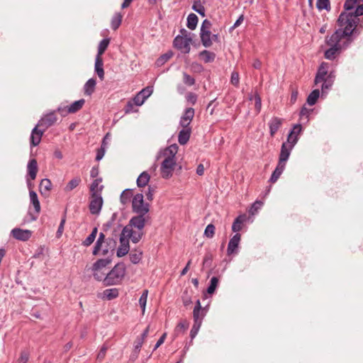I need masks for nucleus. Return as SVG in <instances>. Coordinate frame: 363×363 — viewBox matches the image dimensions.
Wrapping results in <instances>:
<instances>
[{"instance_id": "f257e3e1", "label": "nucleus", "mask_w": 363, "mask_h": 363, "mask_svg": "<svg viewBox=\"0 0 363 363\" xmlns=\"http://www.w3.org/2000/svg\"><path fill=\"white\" fill-rule=\"evenodd\" d=\"M178 151V145L172 144L160 152V155L164 156L160 167V171L162 178L169 179L172 176L174 169L176 166L175 155Z\"/></svg>"}, {"instance_id": "f03ea898", "label": "nucleus", "mask_w": 363, "mask_h": 363, "mask_svg": "<svg viewBox=\"0 0 363 363\" xmlns=\"http://www.w3.org/2000/svg\"><path fill=\"white\" fill-rule=\"evenodd\" d=\"M335 74L331 72L328 74V69L325 63H322L319 67L318 72L316 73L314 83L315 84H318L322 82L321 85V96L325 97L328 92L327 90L331 89L334 79H335Z\"/></svg>"}, {"instance_id": "7ed1b4c3", "label": "nucleus", "mask_w": 363, "mask_h": 363, "mask_svg": "<svg viewBox=\"0 0 363 363\" xmlns=\"http://www.w3.org/2000/svg\"><path fill=\"white\" fill-rule=\"evenodd\" d=\"M363 15V4L358 6L350 12H342L338 17L337 23L339 26L346 25L350 29L356 33L355 28L358 23V17Z\"/></svg>"}, {"instance_id": "20e7f679", "label": "nucleus", "mask_w": 363, "mask_h": 363, "mask_svg": "<svg viewBox=\"0 0 363 363\" xmlns=\"http://www.w3.org/2000/svg\"><path fill=\"white\" fill-rule=\"evenodd\" d=\"M125 274V266L123 262L118 263L104 279V286L116 285L121 283Z\"/></svg>"}, {"instance_id": "39448f33", "label": "nucleus", "mask_w": 363, "mask_h": 363, "mask_svg": "<svg viewBox=\"0 0 363 363\" xmlns=\"http://www.w3.org/2000/svg\"><path fill=\"white\" fill-rule=\"evenodd\" d=\"M343 29H337L330 36L325 38V43L328 46L341 47L340 42L345 37L351 36L353 33L352 29H350L346 25L341 26Z\"/></svg>"}, {"instance_id": "423d86ee", "label": "nucleus", "mask_w": 363, "mask_h": 363, "mask_svg": "<svg viewBox=\"0 0 363 363\" xmlns=\"http://www.w3.org/2000/svg\"><path fill=\"white\" fill-rule=\"evenodd\" d=\"M132 210L135 213L147 214L150 211V205L144 202L143 194H135L132 200Z\"/></svg>"}, {"instance_id": "0eeeda50", "label": "nucleus", "mask_w": 363, "mask_h": 363, "mask_svg": "<svg viewBox=\"0 0 363 363\" xmlns=\"http://www.w3.org/2000/svg\"><path fill=\"white\" fill-rule=\"evenodd\" d=\"M191 40L190 33L186 34L184 36L179 35L174 38L173 45L175 48L182 50L183 53L187 54L191 50L190 43Z\"/></svg>"}, {"instance_id": "6e6552de", "label": "nucleus", "mask_w": 363, "mask_h": 363, "mask_svg": "<svg viewBox=\"0 0 363 363\" xmlns=\"http://www.w3.org/2000/svg\"><path fill=\"white\" fill-rule=\"evenodd\" d=\"M104 201L101 193L91 194V200L89 205L90 213L93 215H99L101 211Z\"/></svg>"}, {"instance_id": "1a4fd4ad", "label": "nucleus", "mask_w": 363, "mask_h": 363, "mask_svg": "<svg viewBox=\"0 0 363 363\" xmlns=\"http://www.w3.org/2000/svg\"><path fill=\"white\" fill-rule=\"evenodd\" d=\"M137 214V216L130 218L128 224L125 227H130L131 228H135L138 230H143L146 220L149 218V216L147 214L142 213Z\"/></svg>"}, {"instance_id": "9d476101", "label": "nucleus", "mask_w": 363, "mask_h": 363, "mask_svg": "<svg viewBox=\"0 0 363 363\" xmlns=\"http://www.w3.org/2000/svg\"><path fill=\"white\" fill-rule=\"evenodd\" d=\"M30 203L34 206L35 215L32 213L30 211L28 213L29 218L26 220L27 222L35 221L38 218V216L40 211V204L38 200L37 194L34 191H30L29 192Z\"/></svg>"}, {"instance_id": "9b49d317", "label": "nucleus", "mask_w": 363, "mask_h": 363, "mask_svg": "<svg viewBox=\"0 0 363 363\" xmlns=\"http://www.w3.org/2000/svg\"><path fill=\"white\" fill-rule=\"evenodd\" d=\"M121 234L133 243H138L143 236V230H133L130 227H124Z\"/></svg>"}, {"instance_id": "f8f14e48", "label": "nucleus", "mask_w": 363, "mask_h": 363, "mask_svg": "<svg viewBox=\"0 0 363 363\" xmlns=\"http://www.w3.org/2000/svg\"><path fill=\"white\" fill-rule=\"evenodd\" d=\"M57 121V117L55 111L50 112L44 115L40 120H39L37 126L42 128L46 130L49 127L52 126Z\"/></svg>"}, {"instance_id": "ddd939ff", "label": "nucleus", "mask_w": 363, "mask_h": 363, "mask_svg": "<svg viewBox=\"0 0 363 363\" xmlns=\"http://www.w3.org/2000/svg\"><path fill=\"white\" fill-rule=\"evenodd\" d=\"M11 234L16 240L27 241L30 238L32 232L30 230H23L16 228L11 230Z\"/></svg>"}, {"instance_id": "4468645a", "label": "nucleus", "mask_w": 363, "mask_h": 363, "mask_svg": "<svg viewBox=\"0 0 363 363\" xmlns=\"http://www.w3.org/2000/svg\"><path fill=\"white\" fill-rule=\"evenodd\" d=\"M240 238V234L236 233L230 239L227 248V253L228 255L237 254L238 252V246Z\"/></svg>"}, {"instance_id": "2eb2a0df", "label": "nucleus", "mask_w": 363, "mask_h": 363, "mask_svg": "<svg viewBox=\"0 0 363 363\" xmlns=\"http://www.w3.org/2000/svg\"><path fill=\"white\" fill-rule=\"evenodd\" d=\"M38 127L39 126H37L36 125L31 131L30 141V145L33 147L39 145L41 140V138L45 131L43 129H38Z\"/></svg>"}, {"instance_id": "dca6fc26", "label": "nucleus", "mask_w": 363, "mask_h": 363, "mask_svg": "<svg viewBox=\"0 0 363 363\" xmlns=\"http://www.w3.org/2000/svg\"><path fill=\"white\" fill-rule=\"evenodd\" d=\"M293 148L294 147L289 145L288 143H282L279 157V163L286 165V162L288 160Z\"/></svg>"}, {"instance_id": "f3484780", "label": "nucleus", "mask_w": 363, "mask_h": 363, "mask_svg": "<svg viewBox=\"0 0 363 363\" xmlns=\"http://www.w3.org/2000/svg\"><path fill=\"white\" fill-rule=\"evenodd\" d=\"M130 250L129 240L121 234L120 235V246L118 247L116 255L118 257H121L128 254Z\"/></svg>"}, {"instance_id": "a211bd4d", "label": "nucleus", "mask_w": 363, "mask_h": 363, "mask_svg": "<svg viewBox=\"0 0 363 363\" xmlns=\"http://www.w3.org/2000/svg\"><path fill=\"white\" fill-rule=\"evenodd\" d=\"M283 123V119L274 116L271 118V120L269 121V133L272 137H273L276 133L278 131L279 128L281 126Z\"/></svg>"}, {"instance_id": "6ab92c4d", "label": "nucleus", "mask_w": 363, "mask_h": 363, "mask_svg": "<svg viewBox=\"0 0 363 363\" xmlns=\"http://www.w3.org/2000/svg\"><path fill=\"white\" fill-rule=\"evenodd\" d=\"M38 172V163L35 159H31L28 161L27 164V177L31 180L36 178Z\"/></svg>"}, {"instance_id": "aec40b11", "label": "nucleus", "mask_w": 363, "mask_h": 363, "mask_svg": "<svg viewBox=\"0 0 363 363\" xmlns=\"http://www.w3.org/2000/svg\"><path fill=\"white\" fill-rule=\"evenodd\" d=\"M94 71L101 80L104 79V62L101 57L96 56Z\"/></svg>"}, {"instance_id": "412c9836", "label": "nucleus", "mask_w": 363, "mask_h": 363, "mask_svg": "<svg viewBox=\"0 0 363 363\" xmlns=\"http://www.w3.org/2000/svg\"><path fill=\"white\" fill-rule=\"evenodd\" d=\"M111 261L112 259L109 257L104 259H99L93 264L91 269V271H100L108 265Z\"/></svg>"}, {"instance_id": "4be33fe9", "label": "nucleus", "mask_w": 363, "mask_h": 363, "mask_svg": "<svg viewBox=\"0 0 363 363\" xmlns=\"http://www.w3.org/2000/svg\"><path fill=\"white\" fill-rule=\"evenodd\" d=\"M191 128H182L178 135V141L181 145H184L187 143L190 138Z\"/></svg>"}, {"instance_id": "5701e85b", "label": "nucleus", "mask_w": 363, "mask_h": 363, "mask_svg": "<svg viewBox=\"0 0 363 363\" xmlns=\"http://www.w3.org/2000/svg\"><path fill=\"white\" fill-rule=\"evenodd\" d=\"M200 37L202 45L205 48H209L212 45L211 32V30H200Z\"/></svg>"}, {"instance_id": "b1692460", "label": "nucleus", "mask_w": 363, "mask_h": 363, "mask_svg": "<svg viewBox=\"0 0 363 363\" xmlns=\"http://www.w3.org/2000/svg\"><path fill=\"white\" fill-rule=\"evenodd\" d=\"M285 167H286L285 164L278 162L275 169L272 172L271 177L269 179V182L271 183H275L278 180L279 177L281 175V174L283 173V172L285 169Z\"/></svg>"}, {"instance_id": "393cba45", "label": "nucleus", "mask_w": 363, "mask_h": 363, "mask_svg": "<svg viewBox=\"0 0 363 363\" xmlns=\"http://www.w3.org/2000/svg\"><path fill=\"white\" fill-rule=\"evenodd\" d=\"M52 188L51 181L48 179H43L40 184V192L42 195L48 196Z\"/></svg>"}, {"instance_id": "a878e982", "label": "nucleus", "mask_w": 363, "mask_h": 363, "mask_svg": "<svg viewBox=\"0 0 363 363\" xmlns=\"http://www.w3.org/2000/svg\"><path fill=\"white\" fill-rule=\"evenodd\" d=\"M96 84V82L95 79H89L84 86V94L87 96H91L94 91Z\"/></svg>"}, {"instance_id": "bb28decb", "label": "nucleus", "mask_w": 363, "mask_h": 363, "mask_svg": "<svg viewBox=\"0 0 363 363\" xmlns=\"http://www.w3.org/2000/svg\"><path fill=\"white\" fill-rule=\"evenodd\" d=\"M341 49V47L330 46V48L325 51V57L329 60H334L336 55L340 53Z\"/></svg>"}, {"instance_id": "cd10ccee", "label": "nucleus", "mask_w": 363, "mask_h": 363, "mask_svg": "<svg viewBox=\"0 0 363 363\" xmlns=\"http://www.w3.org/2000/svg\"><path fill=\"white\" fill-rule=\"evenodd\" d=\"M199 55L203 59L205 63L212 62L216 59V54L207 50L201 51Z\"/></svg>"}, {"instance_id": "c85d7f7f", "label": "nucleus", "mask_w": 363, "mask_h": 363, "mask_svg": "<svg viewBox=\"0 0 363 363\" xmlns=\"http://www.w3.org/2000/svg\"><path fill=\"white\" fill-rule=\"evenodd\" d=\"M85 104V100L82 99L78 101H74L71 105L67 106V111L70 112L71 113H74L77 111H79Z\"/></svg>"}, {"instance_id": "c756f323", "label": "nucleus", "mask_w": 363, "mask_h": 363, "mask_svg": "<svg viewBox=\"0 0 363 363\" xmlns=\"http://www.w3.org/2000/svg\"><path fill=\"white\" fill-rule=\"evenodd\" d=\"M105 235L103 233H100L99 237L96 240L95 245L94 247L92 254L94 255H98L99 254V251L101 249L103 243L105 242Z\"/></svg>"}, {"instance_id": "7c9ffc66", "label": "nucleus", "mask_w": 363, "mask_h": 363, "mask_svg": "<svg viewBox=\"0 0 363 363\" xmlns=\"http://www.w3.org/2000/svg\"><path fill=\"white\" fill-rule=\"evenodd\" d=\"M150 176L147 172H142L138 177L136 183L138 187L145 186L149 181Z\"/></svg>"}, {"instance_id": "2f4dec72", "label": "nucleus", "mask_w": 363, "mask_h": 363, "mask_svg": "<svg viewBox=\"0 0 363 363\" xmlns=\"http://www.w3.org/2000/svg\"><path fill=\"white\" fill-rule=\"evenodd\" d=\"M199 21L198 16L194 13H191L189 14L186 19V26L190 30H194L196 28L197 23Z\"/></svg>"}, {"instance_id": "473e14b6", "label": "nucleus", "mask_w": 363, "mask_h": 363, "mask_svg": "<svg viewBox=\"0 0 363 363\" xmlns=\"http://www.w3.org/2000/svg\"><path fill=\"white\" fill-rule=\"evenodd\" d=\"M320 90L316 89L313 90L307 97L306 101L309 106H313L316 104L318 99L320 97Z\"/></svg>"}, {"instance_id": "72a5a7b5", "label": "nucleus", "mask_w": 363, "mask_h": 363, "mask_svg": "<svg viewBox=\"0 0 363 363\" xmlns=\"http://www.w3.org/2000/svg\"><path fill=\"white\" fill-rule=\"evenodd\" d=\"M104 297L108 300L117 298L119 295L118 289L116 288L108 289L103 292Z\"/></svg>"}, {"instance_id": "f704fd0d", "label": "nucleus", "mask_w": 363, "mask_h": 363, "mask_svg": "<svg viewBox=\"0 0 363 363\" xmlns=\"http://www.w3.org/2000/svg\"><path fill=\"white\" fill-rule=\"evenodd\" d=\"M109 43H110L109 38H104L103 40H101L98 46L96 56L101 57V55L104 54V52L107 49Z\"/></svg>"}, {"instance_id": "c9c22d12", "label": "nucleus", "mask_w": 363, "mask_h": 363, "mask_svg": "<svg viewBox=\"0 0 363 363\" xmlns=\"http://www.w3.org/2000/svg\"><path fill=\"white\" fill-rule=\"evenodd\" d=\"M101 181H102L101 178H98V179H96L95 180H94V182H92V184H91V186H90V191H91V195L94 193H101V191L104 188L103 185L99 186V184L101 182Z\"/></svg>"}, {"instance_id": "e433bc0d", "label": "nucleus", "mask_w": 363, "mask_h": 363, "mask_svg": "<svg viewBox=\"0 0 363 363\" xmlns=\"http://www.w3.org/2000/svg\"><path fill=\"white\" fill-rule=\"evenodd\" d=\"M81 182H82V180L79 177H76L73 178L67 183V184L65 187V191H71L72 190H73L74 189L77 187L79 185V184L81 183Z\"/></svg>"}, {"instance_id": "4c0bfd02", "label": "nucleus", "mask_w": 363, "mask_h": 363, "mask_svg": "<svg viewBox=\"0 0 363 363\" xmlns=\"http://www.w3.org/2000/svg\"><path fill=\"white\" fill-rule=\"evenodd\" d=\"M97 232V228H94L90 235L82 242V245L85 247L91 245L96 239Z\"/></svg>"}, {"instance_id": "58836bf2", "label": "nucleus", "mask_w": 363, "mask_h": 363, "mask_svg": "<svg viewBox=\"0 0 363 363\" xmlns=\"http://www.w3.org/2000/svg\"><path fill=\"white\" fill-rule=\"evenodd\" d=\"M173 56V52L169 50L166 53L162 55L157 60L156 65L157 67H160L163 65L166 62H167Z\"/></svg>"}, {"instance_id": "ea45409f", "label": "nucleus", "mask_w": 363, "mask_h": 363, "mask_svg": "<svg viewBox=\"0 0 363 363\" xmlns=\"http://www.w3.org/2000/svg\"><path fill=\"white\" fill-rule=\"evenodd\" d=\"M122 18L123 16L120 13H116L114 14V16L112 17L111 23V26L113 30H116L118 28L121 24Z\"/></svg>"}, {"instance_id": "a19ab883", "label": "nucleus", "mask_w": 363, "mask_h": 363, "mask_svg": "<svg viewBox=\"0 0 363 363\" xmlns=\"http://www.w3.org/2000/svg\"><path fill=\"white\" fill-rule=\"evenodd\" d=\"M133 196L132 189H126L121 194L120 200L121 202L125 205L130 201V198Z\"/></svg>"}, {"instance_id": "79ce46f5", "label": "nucleus", "mask_w": 363, "mask_h": 363, "mask_svg": "<svg viewBox=\"0 0 363 363\" xmlns=\"http://www.w3.org/2000/svg\"><path fill=\"white\" fill-rule=\"evenodd\" d=\"M108 136V133H107L104 138H103L101 146L99 149L97 150L96 160L100 161L104 156L106 152V138Z\"/></svg>"}, {"instance_id": "37998d69", "label": "nucleus", "mask_w": 363, "mask_h": 363, "mask_svg": "<svg viewBox=\"0 0 363 363\" xmlns=\"http://www.w3.org/2000/svg\"><path fill=\"white\" fill-rule=\"evenodd\" d=\"M245 220L243 216H239L237 217L233 223L232 230L235 233H238L242 229V225Z\"/></svg>"}, {"instance_id": "c03bdc74", "label": "nucleus", "mask_w": 363, "mask_h": 363, "mask_svg": "<svg viewBox=\"0 0 363 363\" xmlns=\"http://www.w3.org/2000/svg\"><path fill=\"white\" fill-rule=\"evenodd\" d=\"M206 311L205 309H194L193 311V318L194 322H199L202 323V320L205 317Z\"/></svg>"}, {"instance_id": "a18cd8bd", "label": "nucleus", "mask_w": 363, "mask_h": 363, "mask_svg": "<svg viewBox=\"0 0 363 363\" xmlns=\"http://www.w3.org/2000/svg\"><path fill=\"white\" fill-rule=\"evenodd\" d=\"M219 279L216 277H213L210 280V284L208 287L207 288V293L209 294H213L216 288L218 286Z\"/></svg>"}, {"instance_id": "49530a36", "label": "nucleus", "mask_w": 363, "mask_h": 363, "mask_svg": "<svg viewBox=\"0 0 363 363\" xmlns=\"http://www.w3.org/2000/svg\"><path fill=\"white\" fill-rule=\"evenodd\" d=\"M316 7L318 10H330V0H317Z\"/></svg>"}, {"instance_id": "de8ad7c7", "label": "nucleus", "mask_w": 363, "mask_h": 363, "mask_svg": "<svg viewBox=\"0 0 363 363\" xmlns=\"http://www.w3.org/2000/svg\"><path fill=\"white\" fill-rule=\"evenodd\" d=\"M142 252L141 251H135L131 252L129 255L130 261L133 264H138L140 262L142 258Z\"/></svg>"}, {"instance_id": "09e8293b", "label": "nucleus", "mask_w": 363, "mask_h": 363, "mask_svg": "<svg viewBox=\"0 0 363 363\" xmlns=\"http://www.w3.org/2000/svg\"><path fill=\"white\" fill-rule=\"evenodd\" d=\"M215 230H216V228L213 224H212V223L208 224L205 228V230L203 233L204 236L208 238H213V236L215 235Z\"/></svg>"}, {"instance_id": "8fccbe9b", "label": "nucleus", "mask_w": 363, "mask_h": 363, "mask_svg": "<svg viewBox=\"0 0 363 363\" xmlns=\"http://www.w3.org/2000/svg\"><path fill=\"white\" fill-rule=\"evenodd\" d=\"M298 139L299 138L297 137V135H294L293 132H289V135H287L286 141L284 142L283 143H288L289 145H291V147H294L298 141Z\"/></svg>"}, {"instance_id": "3c124183", "label": "nucleus", "mask_w": 363, "mask_h": 363, "mask_svg": "<svg viewBox=\"0 0 363 363\" xmlns=\"http://www.w3.org/2000/svg\"><path fill=\"white\" fill-rule=\"evenodd\" d=\"M147 294H148V291L147 289H145L143 291V294L139 298V305H140V308H142L143 312H144L145 310Z\"/></svg>"}, {"instance_id": "603ef678", "label": "nucleus", "mask_w": 363, "mask_h": 363, "mask_svg": "<svg viewBox=\"0 0 363 363\" xmlns=\"http://www.w3.org/2000/svg\"><path fill=\"white\" fill-rule=\"evenodd\" d=\"M153 92V87L151 86H146L143 89L139 94L142 96L144 101H145Z\"/></svg>"}, {"instance_id": "864d4df0", "label": "nucleus", "mask_w": 363, "mask_h": 363, "mask_svg": "<svg viewBox=\"0 0 363 363\" xmlns=\"http://www.w3.org/2000/svg\"><path fill=\"white\" fill-rule=\"evenodd\" d=\"M357 1V0H346L344 4L345 11L343 12H350L354 10Z\"/></svg>"}, {"instance_id": "5fc2aeb1", "label": "nucleus", "mask_w": 363, "mask_h": 363, "mask_svg": "<svg viewBox=\"0 0 363 363\" xmlns=\"http://www.w3.org/2000/svg\"><path fill=\"white\" fill-rule=\"evenodd\" d=\"M201 324L202 323L199 322H194V325L190 331V337L191 340H193L197 335Z\"/></svg>"}, {"instance_id": "6e6d98bb", "label": "nucleus", "mask_w": 363, "mask_h": 363, "mask_svg": "<svg viewBox=\"0 0 363 363\" xmlns=\"http://www.w3.org/2000/svg\"><path fill=\"white\" fill-rule=\"evenodd\" d=\"M263 205V202L261 201H256L251 206L250 209V213L251 215H255L256 214L258 211L262 208Z\"/></svg>"}, {"instance_id": "4d7b16f0", "label": "nucleus", "mask_w": 363, "mask_h": 363, "mask_svg": "<svg viewBox=\"0 0 363 363\" xmlns=\"http://www.w3.org/2000/svg\"><path fill=\"white\" fill-rule=\"evenodd\" d=\"M183 82L186 85L189 86H193L195 84L194 78L186 72L183 73Z\"/></svg>"}, {"instance_id": "13d9d810", "label": "nucleus", "mask_w": 363, "mask_h": 363, "mask_svg": "<svg viewBox=\"0 0 363 363\" xmlns=\"http://www.w3.org/2000/svg\"><path fill=\"white\" fill-rule=\"evenodd\" d=\"M117 213H113L108 221H107L106 223L103 225V228L104 230H107L108 229L111 228L115 222V220L117 218Z\"/></svg>"}, {"instance_id": "bf43d9fd", "label": "nucleus", "mask_w": 363, "mask_h": 363, "mask_svg": "<svg viewBox=\"0 0 363 363\" xmlns=\"http://www.w3.org/2000/svg\"><path fill=\"white\" fill-rule=\"evenodd\" d=\"M188 328H189V323L187 322V320H182L178 323L175 331L177 333H179L180 331L184 332L186 330L188 329Z\"/></svg>"}, {"instance_id": "052dcab7", "label": "nucleus", "mask_w": 363, "mask_h": 363, "mask_svg": "<svg viewBox=\"0 0 363 363\" xmlns=\"http://www.w3.org/2000/svg\"><path fill=\"white\" fill-rule=\"evenodd\" d=\"M66 222V213H65L64 216H62V219H61V221H60V223L58 226V229L57 230V237H60L63 233V230H64V226H65V223Z\"/></svg>"}, {"instance_id": "680f3d73", "label": "nucleus", "mask_w": 363, "mask_h": 363, "mask_svg": "<svg viewBox=\"0 0 363 363\" xmlns=\"http://www.w3.org/2000/svg\"><path fill=\"white\" fill-rule=\"evenodd\" d=\"M194 116V109L193 108H188L185 110L184 114L182 116L183 118H185L188 121H191Z\"/></svg>"}, {"instance_id": "e2e57ef3", "label": "nucleus", "mask_w": 363, "mask_h": 363, "mask_svg": "<svg viewBox=\"0 0 363 363\" xmlns=\"http://www.w3.org/2000/svg\"><path fill=\"white\" fill-rule=\"evenodd\" d=\"M182 302H183V304L185 306H189V304L191 303V296L188 294V291L186 290L184 291L183 293V295L182 296Z\"/></svg>"}, {"instance_id": "0e129e2a", "label": "nucleus", "mask_w": 363, "mask_h": 363, "mask_svg": "<svg viewBox=\"0 0 363 363\" xmlns=\"http://www.w3.org/2000/svg\"><path fill=\"white\" fill-rule=\"evenodd\" d=\"M107 350H108V347L106 345H104L101 347L99 352L97 354L96 358L98 360L102 361L104 359Z\"/></svg>"}, {"instance_id": "69168bd1", "label": "nucleus", "mask_w": 363, "mask_h": 363, "mask_svg": "<svg viewBox=\"0 0 363 363\" xmlns=\"http://www.w3.org/2000/svg\"><path fill=\"white\" fill-rule=\"evenodd\" d=\"M255 107L257 111L259 113L262 108V101L258 94L255 95Z\"/></svg>"}, {"instance_id": "338daca9", "label": "nucleus", "mask_w": 363, "mask_h": 363, "mask_svg": "<svg viewBox=\"0 0 363 363\" xmlns=\"http://www.w3.org/2000/svg\"><path fill=\"white\" fill-rule=\"evenodd\" d=\"M302 131V126L300 123H297L294 125L293 128L290 130V132H293L294 135H297L299 138V135Z\"/></svg>"}, {"instance_id": "774afa93", "label": "nucleus", "mask_w": 363, "mask_h": 363, "mask_svg": "<svg viewBox=\"0 0 363 363\" xmlns=\"http://www.w3.org/2000/svg\"><path fill=\"white\" fill-rule=\"evenodd\" d=\"M29 359L28 352L23 351L21 353V356L18 360V363H26Z\"/></svg>"}]
</instances>
